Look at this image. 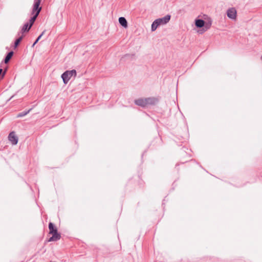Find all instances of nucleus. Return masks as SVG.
<instances>
[{
    "mask_svg": "<svg viewBox=\"0 0 262 262\" xmlns=\"http://www.w3.org/2000/svg\"><path fill=\"white\" fill-rule=\"evenodd\" d=\"M158 101V99L155 97L141 98L135 100L136 105L141 107H147L149 105H155Z\"/></svg>",
    "mask_w": 262,
    "mask_h": 262,
    "instance_id": "1",
    "label": "nucleus"
},
{
    "mask_svg": "<svg viewBox=\"0 0 262 262\" xmlns=\"http://www.w3.org/2000/svg\"><path fill=\"white\" fill-rule=\"evenodd\" d=\"M49 234L52 235L48 242L56 241L60 239V235L58 233L57 230L56 228H54L53 224L52 223H50L49 225Z\"/></svg>",
    "mask_w": 262,
    "mask_h": 262,
    "instance_id": "2",
    "label": "nucleus"
},
{
    "mask_svg": "<svg viewBox=\"0 0 262 262\" xmlns=\"http://www.w3.org/2000/svg\"><path fill=\"white\" fill-rule=\"evenodd\" d=\"M73 75L75 76L76 75V71L75 70L67 71L64 72L61 75L63 82L65 84H67Z\"/></svg>",
    "mask_w": 262,
    "mask_h": 262,
    "instance_id": "3",
    "label": "nucleus"
},
{
    "mask_svg": "<svg viewBox=\"0 0 262 262\" xmlns=\"http://www.w3.org/2000/svg\"><path fill=\"white\" fill-rule=\"evenodd\" d=\"M195 25L198 28H202L205 26V31L207 30L210 28L211 22L210 21L208 23L205 24V21L202 19H196L195 21Z\"/></svg>",
    "mask_w": 262,
    "mask_h": 262,
    "instance_id": "4",
    "label": "nucleus"
},
{
    "mask_svg": "<svg viewBox=\"0 0 262 262\" xmlns=\"http://www.w3.org/2000/svg\"><path fill=\"white\" fill-rule=\"evenodd\" d=\"M40 0H36L34 4L32 14H34V15H36V16H38L41 10V7H40Z\"/></svg>",
    "mask_w": 262,
    "mask_h": 262,
    "instance_id": "5",
    "label": "nucleus"
},
{
    "mask_svg": "<svg viewBox=\"0 0 262 262\" xmlns=\"http://www.w3.org/2000/svg\"><path fill=\"white\" fill-rule=\"evenodd\" d=\"M8 139L13 145H16L18 142V137L14 132H12L9 134Z\"/></svg>",
    "mask_w": 262,
    "mask_h": 262,
    "instance_id": "6",
    "label": "nucleus"
},
{
    "mask_svg": "<svg viewBox=\"0 0 262 262\" xmlns=\"http://www.w3.org/2000/svg\"><path fill=\"white\" fill-rule=\"evenodd\" d=\"M170 17V15H167L163 18L156 19V20L159 23V25H165L169 21Z\"/></svg>",
    "mask_w": 262,
    "mask_h": 262,
    "instance_id": "7",
    "label": "nucleus"
},
{
    "mask_svg": "<svg viewBox=\"0 0 262 262\" xmlns=\"http://www.w3.org/2000/svg\"><path fill=\"white\" fill-rule=\"evenodd\" d=\"M227 16L229 18L235 19L236 17V11L233 8H230L227 11Z\"/></svg>",
    "mask_w": 262,
    "mask_h": 262,
    "instance_id": "8",
    "label": "nucleus"
},
{
    "mask_svg": "<svg viewBox=\"0 0 262 262\" xmlns=\"http://www.w3.org/2000/svg\"><path fill=\"white\" fill-rule=\"evenodd\" d=\"M119 22L120 24L125 28L127 27V22L126 19L123 17H121L119 18Z\"/></svg>",
    "mask_w": 262,
    "mask_h": 262,
    "instance_id": "9",
    "label": "nucleus"
},
{
    "mask_svg": "<svg viewBox=\"0 0 262 262\" xmlns=\"http://www.w3.org/2000/svg\"><path fill=\"white\" fill-rule=\"evenodd\" d=\"M13 55V52L12 51L11 52H10L7 55V56L5 58V62L6 63H8L9 60H10V59L11 58V57H12Z\"/></svg>",
    "mask_w": 262,
    "mask_h": 262,
    "instance_id": "10",
    "label": "nucleus"
},
{
    "mask_svg": "<svg viewBox=\"0 0 262 262\" xmlns=\"http://www.w3.org/2000/svg\"><path fill=\"white\" fill-rule=\"evenodd\" d=\"M31 28H29V24L27 23L23 26L21 31L23 33L27 31L28 32Z\"/></svg>",
    "mask_w": 262,
    "mask_h": 262,
    "instance_id": "11",
    "label": "nucleus"
},
{
    "mask_svg": "<svg viewBox=\"0 0 262 262\" xmlns=\"http://www.w3.org/2000/svg\"><path fill=\"white\" fill-rule=\"evenodd\" d=\"M159 26H160L159 23L156 20H155L151 25L152 31H155Z\"/></svg>",
    "mask_w": 262,
    "mask_h": 262,
    "instance_id": "12",
    "label": "nucleus"
},
{
    "mask_svg": "<svg viewBox=\"0 0 262 262\" xmlns=\"http://www.w3.org/2000/svg\"><path fill=\"white\" fill-rule=\"evenodd\" d=\"M37 16L34 15L29 20V28H31Z\"/></svg>",
    "mask_w": 262,
    "mask_h": 262,
    "instance_id": "13",
    "label": "nucleus"
},
{
    "mask_svg": "<svg viewBox=\"0 0 262 262\" xmlns=\"http://www.w3.org/2000/svg\"><path fill=\"white\" fill-rule=\"evenodd\" d=\"M23 37V36H21L19 38H18L16 40V41L15 42V44H14L15 47H17V46L19 45V43H20V42L22 40Z\"/></svg>",
    "mask_w": 262,
    "mask_h": 262,
    "instance_id": "14",
    "label": "nucleus"
},
{
    "mask_svg": "<svg viewBox=\"0 0 262 262\" xmlns=\"http://www.w3.org/2000/svg\"><path fill=\"white\" fill-rule=\"evenodd\" d=\"M45 31L42 32V33H41V35H40L36 39V40H35V41L34 42V43H33V47L34 46V45L38 41V40L41 38V36L43 35V34H44L45 33Z\"/></svg>",
    "mask_w": 262,
    "mask_h": 262,
    "instance_id": "15",
    "label": "nucleus"
},
{
    "mask_svg": "<svg viewBox=\"0 0 262 262\" xmlns=\"http://www.w3.org/2000/svg\"><path fill=\"white\" fill-rule=\"evenodd\" d=\"M29 112V111L27 113H25L24 114H19L18 115H17V117H23L25 115H26V114H27V113Z\"/></svg>",
    "mask_w": 262,
    "mask_h": 262,
    "instance_id": "16",
    "label": "nucleus"
},
{
    "mask_svg": "<svg viewBox=\"0 0 262 262\" xmlns=\"http://www.w3.org/2000/svg\"><path fill=\"white\" fill-rule=\"evenodd\" d=\"M3 70L2 69H0V75L2 74Z\"/></svg>",
    "mask_w": 262,
    "mask_h": 262,
    "instance_id": "17",
    "label": "nucleus"
},
{
    "mask_svg": "<svg viewBox=\"0 0 262 262\" xmlns=\"http://www.w3.org/2000/svg\"><path fill=\"white\" fill-rule=\"evenodd\" d=\"M4 74H5V73H3L2 77H3L4 76Z\"/></svg>",
    "mask_w": 262,
    "mask_h": 262,
    "instance_id": "18",
    "label": "nucleus"
}]
</instances>
